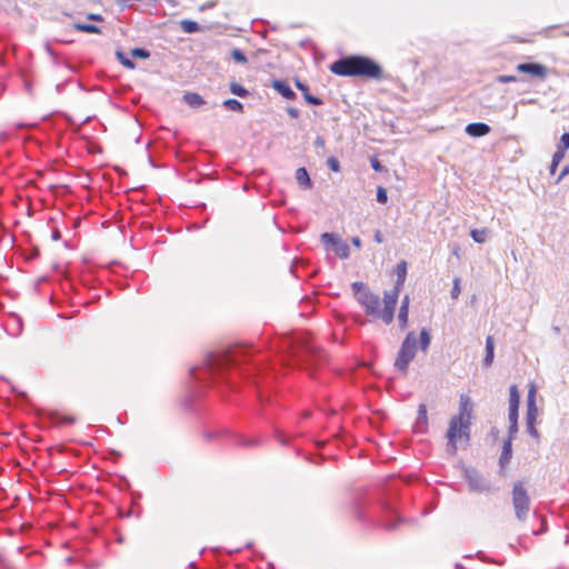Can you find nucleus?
<instances>
[{
    "label": "nucleus",
    "instance_id": "f03ea898",
    "mask_svg": "<svg viewBox=\"0 0 569 569\" xmlns=\"http://www.w3.org/2000/svg\"><path fill=\"white\" fill-rule=\"evenodd\" d=\"M248 356V348L243 345L232 346L228 349L209 353L203 360L201 366L190 369V375L194 379H201V376L211 377L223 370L237 367L240 365L242 358Z\"/></svg>",
    "mask_w": 569,
    "mask_h": 569
},
{
    "label": "nucleus",
    "instance_id": "a18cd8bd",
    "mask_svg": "<svg viewBox=\"0 0 569 569\" xmlns=\"http://www.w3.org/2000/svg\"><path fill=\"white\" fill-rule=\"evenodd\" d=\"M11 321L17 325L18 328L16 335H18L21 330V319L18 316H14L11 318Z\"/></svg>",
    "mask_w": 569,
    "mask_h": 569
},
{
    "label": "nucleus",
    "instance_id": "4468645a",
    "mask_svg": "<svg viewBox=\"0 0 569 569\" xmlns=\"http://www.w3.org/2000/svg\"><path fill=\"white\" fill-rule=\"evenodd\" d=\"M490 127L482 122H473L466 127V132L472 137H482L489 133Z\"/></svg>",
    "mask_w": 569,
    "mask_h": 569
},
{
    "label": "nucleus",
    "instance_id": "a211bd4d",
    "mask_svg": "<svg viewBox=\"0 0 569 569\" xmlns=\"http://www.w3.org/2000/svg\"><path fill=\"white\" fill-rule=\"evenodd\" d=\"M511 443L512 442L510 441V439H507L503 442L502 451H501V455L499 458V465L502 469L510 462V459L512 456V445Z\"/></svg>",
    "mask_w": 569,
    "mask_h": 569
},
{
    "label": "nucleus",
    "instance_id": "2f4dec72",
    "mask_svg": "<svg viewBox=\"0 0 569 569\" xmlns=\"http://www.w3.org/2000/svg\"><path fill=\"white\" fill-rule=\"evenodd\" d=\"M231 57L233 58L234 61H237L239 63L247 62V58H246L244 53L242 51H240L239 49H233L231 51Z\"/></svg>",
    "mask_w": 569,
    "mask_h": 569
},
{
    "label": "nucleus",
    "instance_id": "5fc2aeb1",
    "mask_svg": "<svg viewBox=\"0 0 569 569\" xmlns=\"http://www.w3.org/2000/svg\"><path fill=\"white\" fill-rule=\"evenodd\" d=\"M387 512L389 513L390 517L399 519L395 510L388 509Z\"/></svg>",
    "mask_w": 569,
    "mask_h": 569
},
{
    "label": "nucleus",
    "instance_id": "aec40b11",
    "mask_svg": "<svg viewBox=\"0 0 569 569\" xmlns=\"http://www.w3.org/2000/svg\"><path fill=\"white\" fill-rule=\"evenodd\" d=\"M396 273H397V280H396V287L398 288H402L405 281H406V277H407V263L406 261H401L397 264V268H396Z\"/></svg>",
    "mask_w": 569,
    "mask_h": 569
},
{
    "label": "nucleus",
    "instance_id": "58836bf2",
    "mask_svg": "<svg viewBox=\"0 0 569 569\" xmlns=\"http://www.w3.org/2000/svg\"><path fill=\"white\" fill-rule=\"evenodd\" d=\"M517 432H518V422H510L508 439H510L511 442Z\"/></svg>",
    "mask_w": 569,
    "mask_h": 569
},
{
    "label": "nucleus",
    "instance_id": "423d86ee",
    "mask_svg": "<svg viewBox=\"0 0 569 569\" xmlns=\"http://www.w3.org/2000/svg\"><path fill=\"white\" fill-rule=\"evenodd\" d=\"M511 499L516 518L519 521H525L528 518L530 511V497L528 495V490L521 481H518L513 485Z\"/></svg>",
    "mask_w": 569,
    "mask_h": 569
},
{
    "label": "nucleus",
    "instance_id": "393cba45",
    "mask_svg": "<svg viewBox=\"0 0 569 569\" xmlns=\"http://www.w3.org/2000/svg\"><path fill=\"white\" fill-rule=\"evenodd\" d=\"M472 240L477 243H483L487 241L488 231L487 229H472L470 231Z\"/></svg>",
    "mask_w": 569,
    "mask_h": 569
},
{
    "label": "nucleus",
    "instance_id": "20e7f679",
    "mask_svg": "<svg viewBox=\"0 0 569 569\" xmlns=\"http://www.w3.org/2000/svg\"><path fill=\"white\" fill-rule=\"evenodd\" d=\"M472 418V403L468 396L461 395L459 401V412L451 417L447 431V450L455 455L458 450V442L470 441V427Z\"/></svg>",
    "mask_w": 569,
    "mask_h": 569
},
{
    "label": "nucleus",
    "instance_id": "a19ab883",
    "mask_svg": "<svg viewBox=\"0 0 569 569\" xmlns=\"http://www.w3.org/2000/svg\"><path fill=\"white\" fill-rule=\"evenodd\" d=\"M299 188L302 190H308L312 188V180H298Z\"/></svg>",
    "mask_w": 569,
    "mask_h": 569
},
{
    "label": "nucleus",
    "instance_id": "473e14b6",
    "mask_svg": "<svg viewBox=\"0 0 569 569\" xmlns=\"http://www.w3.org/2000/svg\"><path fill=\"white\" fill-rule=\"evenodd\" d=\"M131 56L134 58L147 59L150 57V53H149V51H147L144 49L136 48V49L131 50Z\"/></svg>",
    "mask_w": 569,
    "mask_h": 569
},
{
    "label": "nucleus",
    "instance_id": "72a5a7b5",
    "mask_svg": "<svg viewBox=\"0 0 569 569\" xmlns=\"http://www.w3.org/2000/svg\"><path fill=\"white\" fill-rule=\"evenodd\" d=\"M377 201L380 203H386L388 201L387 190L383 187H378L377 189Z\"/></svg>",
    "mask_w": 569,
    "mask_h": 569
},
{
    "label": "nucleus",
    "instance_id": "bf43d9fd",
    "mask_svg": "<svg viewBox=\"0 0 569 569\" xmlns=\"http://www.w3.org/2000/svg\"><path fill=\"white\" fill-rule=\"evenodd\" d=\"M216 2H211L208 7H214Z\"/></svg>",
    "mask_w": 569,
    "mask_h": 569
},
{
    "label": "nucleus",
    "instance_id": "09e8293b",
    "mask_svg": "<svg viewBox=\"0 0 569 569\" xmlns=\"http://www.w3.org/2000/svg\"><path fill=\"white\" fill-rule=\"evenodd\" d=\"M373 238H375V241L378 242V243H381L383 241L382 234H381V232L379 230H377L375 232Z\"/></svg>",
    "mask_w": 569,
    "mask_h": 569
},
{
    "label": "nucleus",
    "instance_id": "f3484780",
    "mask_svg": "<svg viewBox=\"0 0 569 569\" xmlns=\"http://www.w3.org/2000/svg\"><path fill=\"white\" fill-rule=\"evenodd\" d=\"M495 358V340L491 336L486 338V355L482 360L483 367H490Z\"/></svg>",
    "mask_w": 569,
    "mask_h": 569
},
{
    "label": "nucleus",
    "instance_id": "c85d7f7f",
    "mask_svg": "<svg viewBox=\"0 0 569 569\" xmlns=\"http://www.w3.org/2000/svg\"><path fill=\"white\" fill-rule=\"evenodd\" d=\"M117 58L123 67L128 69H134L136 64L129 58H127L124 53L118 51Z\"/></svg>",
    "mask_w": 569,
    "mask_h": 569
},
{
    "label": "nucleus",
    "instance_id": "603ef678",
    "mask_svg": "<svg viewBox=\"0 0 569 569\" xmlns=\"http://www.w3.org/2000/svg\"><path fill=\"white\" fill-rule=\"evenodd\" d=\"M371 163L376 171H379L381 169V164L379 163V161L377 159H373L371 161Z\"/></svg>",
    "mask_w": 569,
    "mask_h": 569
},
{
    "label": "nucleus",
    "instance_id": "4c0bfd02",
    "mask_svg": "<svg viewBox=\"0 0 569 569\" xmlns=\"http://www.w3.org/2000/svg\"><path fill=\"white\" fill-rule=\"evenodd\" d=\"M518 410L517 408H509L508 418L510 422H518Z\"/></svg>",
    "mask_w": 569,
    "mask_h": 569
},
{
    "label": "nucleus",
    "instance_id": "f704fd0d",
    "mask_svg": "<svg viewBox=\"0 0 569 569\" xmlns=\"http://www.w3.org/2000/svg\"><path fill=\"white\" fill-rule=\"evenodd\" d=\"M461 292V288H460V279L459 278H456L453 280V287L451 289V298L452 299H457L459 297Z\"/></svg>",
    "mask_w": 569,
    "mask_h": 569
},
{
    "label": "nucleus",
    "instance_id": "8fccbe9b",
    "mask_svg": "<svg viewBox=\"0 0 569 569\" xmlns=\"http://www.w3.org/2000/svg\"><path fill=\"white\" fill-rule=\"evenodd\" d=\"M351 243H352L355 247H357V248H361V244H362L361 239H360V238H358V237H353V238L351 239Z\"/></svg>",
    "mask_w": 569,
    "mask_h": 569
},
{
    "label": "nucleus",
    "instance_id": "6ab92c4d",
    "mask_svg": "<svg viewBox=\"0 0 569 569\" xmlns=\"http://www.w3.org/2000/svg\"><path fill=\"white\" fill-rule=\"evenodd\" d=\"M246 348H248V356L246 358H242L241 361H240V365L237 366L236 368H241V366L248 361V360H252V365L250 368H247V371H260L262 370V363L261 361L259 360H253L252 357H253V353L256 352V350L253 349V347H248V346H244Z\"/></svg>",
    "mask_w": 569,
    "mask_h": 569
},
{
    "label": "nucleus",
    "instance_id": "6e6d98bb",
    "mask_svg": "<svg viewBox=\"0 0 569 569\" xmlns=\"http://www.w3.org/2000/svg\"><path fill=\"white\" fill-rule=\"evenodd\" d=\"M59 237H60V236H59V232H58V231H57V232H54V233H53V236H52V238H53L54 240L59 239Z\"/></svg>",
    "mask_w": 569,
    "mask_h": 569
},
{
    "label": "nucleus",
    "instance_id": "a878e982",
    "mask_svg": "<svg viewBox=\"0 0 569 569\" xmlns=\"http://www.w3.org/2000/svg\"><path fill=\"white\" fill-rule=\"evenodd\" d=\"M74 29L78 31H81V32H87V33H100L101 32L99 27H97L94 24H89V23H74Z\"/></svg>",
    "mask_w": 569,
    "mask_h": 569
},
{
    "label": "nucleus",
    "instance_id": "c9c22d12",
    "mask_svg": "<svg viewBox=\"0 0 569 569\" xmlns=\"http://www.w3.org/2000/svg\"><path fill=\"white\" fill-rule=\"evenodd\" d=\"M527 405H536V387L533 385H531L528 391Z\"/></svg>",
    "mask_w": 569,
    "mask_h": 569
},
{
    "label": "nucleus",
    "instance_id": "f8f14e48",
    "mask_svg": "<svg viewBox=\"0 0 569 569\" xmlns=\"http://www.w3.org/2000/svg\"><path fill=\"white\" fill-rule=\"evenodd\" d=\"M569 149V133L566 132L560 137V142L557 147V151L555 152L552 157V161L550 163V174L555 176L557 171L558 164L562 161L565 158L566 150Z\"/></svg>",
    "mask_w": 569,
    "mask_h": 569
},
{
    "label": "nucleus",
    "instance_id": "864d4df0",
    "mask_svg": "<svg viewBox=\"0 0 569 569\" xmlns=\"http://www.w3.org/2000/svg\"><path fill=\"white\" fill-rule=\"evenodd\" d=\"M88 18L97 21L102 20V17L100 14H89Z\"/></svg>",
    "mask_w": 569,
    "mask_h": 569
},
{
    "label": "nucleus",
    "instance_id": "79ce46f5",
    "mask_svg": "<svg viewBox=\"0 0 569 569\" xmlns=\"http://www.w3.org/2000/svg\"><path fill=\"white\" fill-rule=\"evenodd\" d=\"M352 290L355 292V296L357 297L358 292H362L363 290H367V289L365 288V284L362 282H353Z\"/></svg>",
    "mask_w": 569,
    "mask_h": 569
},
{
    "label": "nucleus",
    "instance_id": "9b49d317",
    "mask_svg": "<svg viewBox=\"0 0 569 569\" xmlns=\"http://www.w3.org/2000/svg\"><path fill=\"white\" fill-rule=\"evenodd\" d=\"M466 480L469 489L477 492H488L491 490V486L487 482L478 472L473 470L465 471Z\"/></svg>",
    "mask_w": 569,
    "mask_h": 569
},
{
    "label": "nucleus",
    "instance_id": "6e6552de",
    "mask_svg": "<svg viewBox=\"0 0 569 569\" xmlns=\"http://www.w3.org/2000/svg\"><path fill=\"white\" fill-rule=\"evenodd\" d=\"M400 290L401 288L395 286L391 290L385 291L383 293V308L381 309L380 319L386 325H389L393 321Z\"/></svg>",
    "mask_w": 569,
    "mask_h": 569
},
{
    "label": "nucleus",
    "instance_id": "49530a36",
    "mask_svg": "<svg viewBox=\"0 0 569 569\" xmlns=\"http://www.w3.org/2000/svg\"><path fill=\"white\" fill-rule=\"evenodd\" d=\"M382 526L386 528V529H395L396 528V523L392 521V520H385L382 522Z\"/></svg>",
    "mask_w": 569,
    "mask_h": 569
},
{
    "label": "nucleus",
    "instance_id": "c756f323",
    "mask_svg": "<svg viewBox=\"0 0 569 569\" xmlns=\"http://www.w3.org/2000/svg\"><path fill=\"white\" fill-rule=\"evenodd\" d=\"M230 91L238 97H244L247 94V90L237 82L230 84Z\"/></svg>",
    "mask_w": 569,
    "mask_h": 569
},
{
    "label": "nucleus",
    "instance_id": "37998d69",
    "mask_svg": "<svg viewBox=\"0 0 569 569\" xmlns=\"http://www.w3.org/2000/svg\"><path fill=\"white\" fill-rule=\"evenodd\" d=\"M328 164H329V167H330L335 172H337V171L339 170V162H338V160H337V159H335V158H330V159L328 160Z\"/></svg>",
    "mask_w": 569,
    "mask_h": 569
},
{
    "label": "nucleus",
    "instance_id": "39448f33",
    "mask_svg": "<svg viewBox=\"0 0 569 569\" xmlns=\"http://www.w3.org/2000/svg\"><path fill=\"white\" fill-rule=\"evenodd\" d=\"M418 340L415 332H408L395 360V368L402 375H407L409 363L413 360L417 352Z\"/></svg>",
    "mask_w": 569,
    "mask_h": 569
},
{
    "label": "nucleus",
    "instance_id": "f257e3e1",
    "mask_svg": "<svg viewBox=\"0 0 569 569\" xmlns=\"http://www.w3.org/2000/svg\"><path fill=\"white\" fill-rule=\"evenodd\" d=\"M271 350L282 365L293 360L299 365L320 366L326 361V353L305 337H281L272 342Z\"/></svg>",
    "mask_w": 569,
    "mask_h": 569
},
{
    "label": "nucleus",
    "instance_id": "9d476101",
    "mask_svg": "<svg viewBox=\"0 0 569 569\" xmlns=\"http://www.w3.org/2000/svg\"><path fill=\"white\" fill-rule=\"evenodd\" d=\"M516 70L520 73H527L531 78L543 80L548 77V68L537 62L519 63Z\"/></svg>",
    "mask_w": 569,
    "mask_h": 569
},
{
    "label": "nucleus",
    "instance_id": "de8ad7c7",
    "mask_svg": "<svg viewBox=\"0 0 569 569\" xmlns=\"http://www.w3.org/2000/svg\"><path fill=\"white\" fill-rule=\"evenodd\" d=\"M296 178H308L306 169L305 168H299L297 170V177Z\"/></svg>",
    "mask_w": 569,
    "mask_h": 569
},
{
    "label": "nucleus",
    "instance_id": "2eb2a0df",
    "mask_svg": "<svg viewBox=\"0 0 569 569\" xmlns=\"http://www.w3.org/2000/svg\"><path fill=\"white\" fill-rule=\"evenodd\" d=\"M295 84H296L297 89L302 92L303 99L308 103H310L312 106H320V104H322V100L320 98H318V97H315V96L310 94L308 87L305 83H302L299 79L295 80Z\"/></svg>",
    "mask_w": 569,
    "mask_h": 569
},
{
    "label": "nucleus",
    "instance_id": "0eeeda50",
    "mask_svg": "<svg viewBox=\"0 0 569 569\" xmlns=\"http://www.w3.org/2000/svg\"><path fill=\"white\" fill-rule=\"evenodd\" d=\"M321 242L327 250L333 251L340 259L349 258V246L339 236L325 232L321 234Z\"/></svg>",
    "mask_w": 569,
    "mask_h": 569
},
{
    "label": "nucleus",
    "instance_id": "c03bdc74",
    "mask_svg": "<svg viewBox=\"0 0 569 569\" xmlns=\"http://www.w3.org/2000/svg\"><path fill=\"white\" fill-rule=\"evenodd\" d=\"M287 113H288L291 118H293V119H296V118H298V117H299V110H298L297 108H293V107H289V108H287Z\"/></svg>",
    "mask_w": 569,
    "mask_h": 569
},
{
    "label": "nucleus",
    "instance_id": "1a4fd4ad",
    "mask_svg": "<svg viewBox=\"0 0 569 569\" xmlns=\"http://www.w3.org/2000/svg\"><path fill=\"white\" fill-rule=\"evenodd\" d=\"M357 301L363 307L368 316L380 319V298L369 290L357 293Z\"/></svg>",
    "mask_w": 569,
    "mask_h": 569
},
{
    "label": "nucleus",
    "instance_id": "7c9ffc66",
    "mask_svg": "<svg viewBox=\"0 0 569 569\" xmlns=\"http://www.w3.org/2000/svg\"><path fill=\"white\" fill-rule=\"evenodd\" d=\"M538 416L537 405H527V421H536Z\"/></svg>",
    "mask_w": 569,
    "mask_h": 569
},
{
    "label": "nucleus",
    "instance_id": "13d9d810",
    "mask_svg": "<svg viewBox=\"0 0 569 569\" xmlns=\"http://www.w3.org/2000/svg\"><path fill=\"white\" fill-rule=\"evenodd\" d=\"M242 188H243L244 190H247V189H248V184H247V183H244V184L242 186Z\"/></svg>",
    "mask_w": 569,
    "mask_h": 569
},
{
    "label": "nucleus",
    "instance_id": "7ed1b4c3",
    "mask_svg": "<svg viewBox=\"0 0 569 569\" xmlns=\"http://www.w3.org/2000/svg\"><path fill=\"white\" fill-rule=\"evenodd\" d=\"M329 70L339 77H360L380 80L383 69L375 60L363 56H349L332 62Z\"/></svg>",
    "mask_w": 569,
    "mask_h": 569
},
{
    "label": "nucleus",
    "instance_id": "3c124183",
    "mask_svg": "<svg viewBox=\"0 0 569 569\" xmlns=\"http://www.w3.org/2000/svg\"><path fill=\"white\" fill-rule=\"evenodd\" d=\"M569 173V166H566L563 167V169L560 171L559 173V177L558 178H563L565 176H567Z\"/></svg>",
    "mask_w": 569,
    "mask_h": 569
},
{
    "label": "nucleus",
    "instance_id": "e433bc0d",
    "mask_svg": "<svg viewBox=\"0 0 569 569\" xmlns=\"http://www.w3.org/2000/svg\"><path fill=\"white\" fill-rule=\"evenodd\" d=\"M516 81H517L516 76L502 74V76L498 77V82H500V83H510V82H516Z\"/></svg>",
    "mask_w": 569,
    "mask_h": 569
},
{
    "label": "nucleus",
    "instance_id": "ddd939ff",
    "mask_svg": "<svg viewBox=\"0 0 569 569\" xmlns=\"http://www.w3.org/2000/svg\"><path fill=\"white\" fill-rule=\"evenodd\" d=\"M272 88L279 94H281L283 98H286L288 100H293L296 98V93L292 91V89L290 88V86L286 81L274 80L272 82Z\"/></svg>",
    "mask_w": 569,
    "mask_h": 569
},
{
    "label": "nucleus",
    "instance_id": "4be33fe9",
    "mask_svg": "<svg viewBox=\"0 0 569 569\" xmlns=\"http://www.w3.org/2000/svg\"><path fill=\"white\" fill-rule=\"evenodd\" d=\"M520 406V393L516 385L509 388V408L519 409Z\"/></svg>",
    "mask_w": 569,
    "mask_h": 569
},
{
    "label": "nucleus",
    "instance_id": "cd10ccee",
    "mask_svg": "<svg viewBox=\"0 0 569 569\" xmlns=\"http://www.w3.org/2000/svg\"><path fill=\"white\" fill-rule=\"evenodd\" d=\"M223 106H224L226 108H228L229 110L238 111V112L242 111V108H243V107H242V103H241V102H239V101H238V100H236V99H227V100H224V101H223Z\"/></svg>",
    "mask_w": 569,
    "mask_h": 569
},
{
    "label": "nucleus",
    "instance_id": "4d7b16f0",
    "mask_svg": "<svg viewBox=\"0 0 569 569\" xmlns=\"http://www.w3.org/2000/svg\"><path fill=\"white\" fill-rule=\"evenodd\" d=\"M545 530H546V528H545V527H542V529H541V530L533 531V533H535V535H539V533L543 532Z\"/></svg>",
    "mask_w": 569,
    "mask_h": 569
},
{
    "label": "nucleus",
    "instance_id": "b1692460",
    "mask_svg": "<svg viewBox=\"0 0 569 569\" xmlns=\"http://www.w3.org/2000/svg\"><path fill=\"white\" fill-rule=\"evenodd\" d=\"M428 421L427 417V407L426 405L421 403L418 408V418H417V428H426Z\"/></svg>",
    "mask_w": 569,
    "mask_h": 569
},
{
    "label": "nucleus",
    "instance_id": "ea45409f",
    "mask_svg": "<svg viewBox=\"0 0 569 569\" xmlns=\"http://www.w3.org/2000/svg\"><path fill=\"white\" fill-rule=\"evenodd\" d=\"M535 422H536V421H527V429H528V432H529L532 437L537 438V437H538V431H537V429L535 428Z\"/></svg>",
    "mask_w": 569,
    "mask_h": 569
},
{
    "label": "nucleus",
    "instance_id": "dca6fc26",
    "mask_svg": "<svg viewBox=\"0 0 569 569\" xmlns=\"http://www.w3.org/2000/svg\"><path fill=\"white\" fill-rule=\"evenodd\" d=\"M409 303H410L409 296L406 295L401 301V306H400L399 313H398L399 326L402 329L406 328L407 323H408Z\"/></svg>",
    "mask_w": 569,
    "mask_h": 569
},
{
    "label": "nucleus",
    "instance_id": "5701e85b",
    "mask_svg": "<svg viewBox=\"0 0 569 569\" xmlns=\"http://www.w3.org/2000/svg\"><path fill=\"white\" fill-rule=\"evenodd\" d=\"M419 343H420V349L423 352H426L429 349V346L431 343V335H430L429 329H427V328L421 329L420 337H419Z\"/></svg>",
    "mask_w": 569,
    "mask_h": 569
},
{
    "label": "nucleus",
    "instance_id": "412c9836",
    "mask_svg": "<svg viewBox=\"0 0 569 569\" xmlns=\"http://www.w3.org/2000/svg\"><path fill=\"white\" fill-rule=\"evenodd\" d=\"M183 100L192 108L200 107L204 103L202 97L196 92H187L183 94Z\"/></svg>",
    "mask_w": 569,
    "mask_h": 569
},
{
    "label": "nucleus",
    "instance_id": "bb28decb",
    "mask_svg": "<svg viewBox=\"0 0 569 569\" xmlns=\"http://www.w3.org/2000/svg\"><path fill=\"white\" fill-rule=\"evenodd\" d=\"M181 29L187 33H192L199 31V24L192 20H182L180 22Z\"/></svg>",
    "mask_w": 569,
    "mask_h": 569
}]
</instances>
